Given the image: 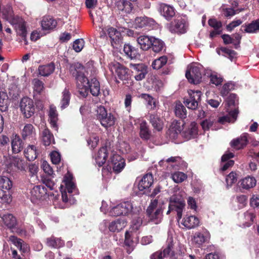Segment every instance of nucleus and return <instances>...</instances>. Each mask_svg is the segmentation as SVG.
<instances>
[{
	"label": "nucleus",
	"instance_id": "obj_47",
	"mask_svg": "<svg viewBox=\"0 0 259 259\" xmlns=\"http://www.w3.org/2000/svg\"><path fill=\"white\" fill-rule=\"evenodd\" d=\"M140 96L146 101L148 108L150 109H154L156 108L157 103L154 98L146 94H142Z\"/></svg>",
	"mask_w": 259,
	"mask_h": 259
},
{
	"label": "nucleus",
	"instance_id": "obj_51",
	"mask_svg": "<svg viewBox=\"0 0 259 259\" xmlns=\"http://www.w3.org/2000/svg\"><path fill=\"white\" fill-rule=\"evenodd\" d=\"M12 187V183L10 180L6 177L0 178V188L1 191H8Z\"/></svg>",
	"mask_w": 259,
	"mask_h": 259
},
{
	"label": "nucleus",
	"instance_id": "obj_28",
	"mask_svg": "<svg viewBox=\"0 0 259 259\" xmlns=\"http://www.w3.org/2000/svg\"><path fill=\"white\" fill-rule=\"evenodd\" d=\"M133 232L131 231H126L125 233L124 245L126 247L127 252L130 253L134 250L136 241L132 239Z\"/></svg>",
	"mask_w": 259,
	"mask_h": 259
},
{
	"label": "nucleus",
	"instance_id": "obj_9",
	"mask_svg": "<svg viewBox=\"0 0 259 259\" xmlns=\"http://www.w3.org/2000/svg\"><path fill=\"white\" fill-rule=\"evenodd\" d=\"M108 162L110 170L112 169L115 173L120 172L125 165V160L116 153L112 154Z\"/></svg>",
	"mask_w": 259,
	"mask_h": 259
},
{
	"label": "nucleus",
	"instance_id": "obj_45",
	"mask_svg": "<svg viewBox=\"0 0 259 259\" xmlns=\"http://www.w3.org/2000/svg\"><path fill=\"white\" fill-rule=\"evenodd\" d=\"M70 99V92L68 89L65 88L62 92V98L60 101L61 108L62 109H65L69 105Z\"/></svg>",
	"mask_w": 259,
	"mask_h": 259
},
{
	"label": "nucleus",
	"instance_id": "obj_42",
	"mask_svg": "<svg viewBox=\"0 0 259 259\" xmlns=\"http://www.w3.org/2000/svg\"><path fill=\"white\" fill-rule=\"evenodd\" d=\"M11 145L13 152L18 153L21 150L22 148V142L19 136L17 135L13 136Z\"/></svg>",
	"mask_w": 259,
	"mask_h": 259
},
{
	"label": "nucleus",
	"instance_id": "obj_62",
	"mask_svg": "<svg viewBox=\"0 0 259 259\" xmlns=\"http://www.w3.org/2000/svg\"><path fill=\"white\" fill-rule=\"evenodd\" d=\"M84 40L82 39L75 40L73 44V49L76 52H80L84 47Z\"/></svg>",
	"mask_w": 259,
	"mask_h": 259
},
{
	"label": "nucleus",
	"instance_id": "obj_64",
	"mask_svg": "<svg viewBox=\"0 0 259 259\" xmlns=\"http://www.w3.org/2000/svg\"><path fill=\"white\" fill-rule=\"evenodd\" d=\"M41 168L48 175L51 176L53 174V170L47 161L44 160L41 162Z\"/></svg>",
	"mask_w": 259,
	"mask_h": 259
},
{
	"label": "nucleus",
	"instance_id": "obj_61",
	"mask_svg": "<svg viewBox=\"0 0 259 259\" xmlns=\"http://www.w3.org/2000/svg\"><path fill=\"white\" fill-rule=\"evenodd\" d=\"M142 224V220L141 218L138 217L134 219L132 223L131 232H136L138 230Z\"/></svg>",
	"mask_w": 259,
	"mask_h": 259
},
{
	"label": "nucleus",
	"instance_id": "obj_54",
	"mask_svg": "<svg viewBox=\"0 0 259 259\" xmlns=\"http://www.w3.org/2000/svg\"><path fill=\"white\" fill-rule=\"evenodd\" d=\"M167 58L166 56H162L155 59L152 64V66L154 69H159L166 64Z\"/></svg>",
	"mask_w": 259,
	"mask_h": 259
},
{
	"label": "nucleus",
	"instance_id": "obj_35",
	"mask_svg": "<svg viewBox=\"0 0 259 259\" xmlns=\"http://www.w3.org/2000/svg\"><path fill=\"white\" fill-rule=\"evenodd\" d=\"M63 183L65 186L66 189L69 194H71L75 190V186L73 182L72 176L67 173L64 177Z\"/></svg>",
	"mask_w": 259,
	"mask_h": 259
},
{
	"label": "nucleus",
	"instance_id": "obj_26",
	"mask_svg": "<svg viewBox=\"0 0 259 259\" xmlns=\"http://www.w3.org/2000/svg\"><path fill=\"white\" fill-rule=\"evenodd\" d=\"M107 149L105 147L101 148L95 156L96 163L99 166H102L106 162L107 157Z\"/></svg>",
	"mask_w": 259,
	"mask_h": 259
},
{
	"label": "nucleus",
	"instance_id": "obj_39",
	"mask_svg": "<svg viewBox=\"0 0 259 259\" xmlns=\"http://www.w3.org/2000/svg\"><path fill=\"white\" fill-rule=\"evenodd\" d=\"M241 187L245 189H249L254 187L256 184L255 179L253 177H247L240 181Z\"/></svg>",
	"mask_w": 259,
	"mask_h": 259
},
{
	"label": "nucleus",
	"instance_id": "obj_17",
	"mask_svg": "<svg viewBox=\"0 0 259 259\" xmlns=\"http://www.w3.org/2000/svg\"><path fill=\"white\" fill-rule=\"evenodd\" d=\"M155 21L145 16L137 17L135 20V26L136 28L150 27L155 24Z\"/></svg>",
	"mask_w": 259,
	"mask_h": 259
},
{
	"label": "nucleus",
	"instance_id": "obj_25",
	"mask_svg": "<svg viewBox=\"0 0 259 259\" xmlns=\"http://www.w3.org/2000/svg\"><path fill=\"white\" fill-rule=\"evenodd\" d=\"M234 156V154L231 152H226L222 156L221 168L222 171L226 170L234 165V161L233 160H229L230 158H233Z\"/></svg>",
	"mask_w": 259,
	"mask_h": 259
},
{
	"label": "nucleus",
	"instance_id": "obj_16",
	"mask_svg": "<svg viewBox=\"0 0 259 259\" xmlns=\"http://www.w3.org/2000/svg\"><path fill=\"white\" fill-rule=\"evenodd\" d=\"M209 238V233L206 230H203L200 232H196L194 235L192 240L198 247H200L203 243L207 242Z\"/></svg>",
	"mask_w": 259,
	"mask_h": 259
},
{
	"label": "nucleus",
	"instance_id": "obj_46",
	"mask_svg": "<svg viewBox=\"0 0 259 259\" xmlns=\"http://www.w3.org/2000/svg\"><path fill=\"white\" fill-rule=\"evenodd\" d=\"M123 51L126 56L131 59L136 58L138 55L137 50L129 44H125Z\"/></svg>",
	"mask_w": 259,
	"mask_h": 259
},
{
	"label": "nucleus",
	"instance_id": "obj_6",
	"mask_svg": "<svg viewBox=\"0 0 259 259\" xmlns=\"http://www.w3.org/2000/svg\"><path fill=\"white\" fill-rule=\"evenodd\" d=\"M202 66L199 64L192 63L188 66L186 77L189 82L198 84L201 81Z\"/></svg>",
	"mask_w": 259,
	"mask_h": 259
},
{
	"label": "nucleus",
	"instance_id": "obj_10",
	"mask_svg": "<svg viewBox=\"0 0 259 259\" xmlns=\"http://www.w3.org/2000/svg\"><path fill=\"white\" fill-rule=\"evenodd\" d=\"M189 98L185 100L184 103L189 109L195 110L198 105L202 95L200 91L190 90L188 91Z\"/></svg>",
	"mask_w": 259,
	"mask_h": 259
},
{
	"label": "nucleus",
	"instance_id": "obj_12",
	"mask_svg": "<svg viewBox=\"0 0 259 259\" xmlns=\"http://www.w3.org/2000/svg\"><path fill=\"white\" fill-rule=\"evenodd\" d=\"M168 29L172 33H184L186 32L187 25L184 19L177 18L170 24Z\"/></svg>",
	"mask_w": 259,
	"mask_h": 259
},
{
	"label": "nucleus",
	"instance_id": "obj_20",
	"mask_svg": "<svg viewBox=\"0 0 259 259\" xmlns=\"http://www.w3.org/2000/svg\"><path fill=\"white\" fill-rule=\"evenodd\" d=\"M139 136L143 140L148 141L151 137V132L145 120H143L140 124Z\"/></svg>",
	"mask_w": 259,
	"mask_h": 259
},
{
	"label": "nucleus",
	"instance_id": "obj_14",
	"mask_svg": "<svg viewBox=\"0 0 259 259\" xmlns=\"http://www.w3.org/2000/svg\"><path fill=\"white\" fill-rule=\"evenodd\" d=\"M62 192V202H59V196H56L53 201V204L55 207L59 208H64L68 206V203L70 204H73L74 203V199H71L70 195H69V199L68 198V195L65 191Z\"/></svg>",
	"mask_w": 259,
	"mask_h": 259
},
{
	"label": "nucleus",
	"instance_id": "obj_19",
	"mask_svg": "<svg viewBox=\"0 0 259 259\" xmlns=\"http://www.w3.org/2000/svg\"><path fill=\"white\" fill-rule=\"evenodd\" d=\"M181 224L188 229H193L199 226V220L195 215H186Z\"/></svg>",
	"mask_w": 259,
	"mask_h": 259
},
{
	"label": "nucleus",
	"instance_id": "obj_63",
	"mask_svg": "<svg viewBox=\"0 0 259 259\" xmlns=\"http://www.w3.org/2000/svg\"><path fill=\"white\" fill-rule=\"evenodd\" d=\"M188 132L190 135V138H194L197 135L198 127L196 123L193 122L191 123Z\"/></svg>",
	"mask_w": 259,
	"mask_h": 259
},
{
	"label": "nucleus",
	"instance_id": "obj_36",
	"mask_svg": "<svg viewBox=\"0 0 259 259\" xmlns=\"http://www.w3.org/2000/svg\"><path fill=\"white\" fill-rule=\"evenodd\" d=\"M126 225V223L124 220L117 219L110 224L109 229L112 232H119L122 230Z\"/></svg>",
	"mask_w": 259,
	"mask_h": 259
},
{
	"label": "nucleus",
	"instance_id": "obj_24",
	"mask_svg": "<svg viewBox=\"0 0 259 259\" xmlns=\"http://www.w3.org/2000/svg\"><path fill=\"white\" fill-rule=\"evenodd\" d=\"M153 182L152 174H147L143 176L139 182L138 187L140 191H143L149 188Z\"/></svg>",
	"mask_w": 259,
	"mask_h": 259
},
{
	"label": "nucleus",
	"instance_id": "obj_31",
	"mask_svg": "<svg viewBox=\"0 0 259 259\" xmlns=\"http://www.w3.org/2000/svg\"><path fill=\"white\" fill-rule=\"evenodd\" d=\"M10 241L23 253H25L28 251L29 248L28 245L21 239L18 238L14 236L10 237Z\"/></svg>",
	"mask_w": 259,
	"mask_h": 259
},
{
	"label": "nucleus",
	"instance_id": "obj_33",
	"mask_svg": "<svg viewBox=\"0 0 259 259\" xmlns=\"http://www.w3.org/2000/svg\"><path fill=\"white\" fill-rule=\"evenodd\" d=\"M55 66L54 63L40 65L37 69L39 75L43 76H47L52 74L55 70Z\"/></svg>",
	"mask_w": 259,
	"mask_h": 259
},
{
	"label": "nucleus",
	"instance_id": "obj_1",
	"mask_svg": "<svg viewBox=\"0 0 259 259\" xmlns=\"http://www.w3.org/2000/svg\"><path fill=\"white\" fill-rule=\"evenodd\" d=\"M70 71L75 76L77 80V86L79 94L83 97L87 96L89 89L94 96H97L100 92L99 82L95 78L90 81L84 74L85 69L79 63H74L70 66Z\"/></svg>",
	"mask_w": 259,
	"mask_h": 259
},
{
	"label": "nucleus",
	"instance_id": "obj_38",
	"mask_svg": "<svg viewBox=\"0 0 259 259\" xmlns=\"http://www.w3.org/2000/svg\"><path fill=\"white\" fill-rule=\"evenodd\" d=\"M245 32L249 33H256L259 31V19L253 21L251 23L243 25L241 27Z\"/></svg>",
	"mask_w": 259,
	"mask_h": 259
},
{
	"label": "nucleus",
	"instance_id": "obj_58",
	"mask_svg": "<svg viewBox=\"0 0 259 259\" xmlns=\"http://www.w3.org/2000/svg\"><path fill=\"white\" fill-rule=\"evenodd\" d=\"M171 178L175 183H179L185 181L187 176L184 172L177 171L171 175Z\"/></svg>",
	"mask_w": 259,
	"mask_h": 259
},
{
	"label": "nucleus",
	"instance_id": "obj_7",
	"mask_svg": "<svg viewBox=\"0 0 259 259\" xmlns=\"http://www.w3.org/2000/svg\"><path fill=\"white\" fill-rule=\"evenodd\" d=\"M19 107L25 118H29L34 114L35 108L34 102L30 98H23L20 100Z\"/></svg>",
	"mask_w": 259,
	"mask_h": 259
},
{
	"label": "nucleus",
	"instance_id": "obj_41",
	"mask_svg": "<svg viewBox=\"0 0 259 259\" xmlns=\"http://www.w3.org/2000/svg\"><path fill=\"white\" fill-rule=\"evenodd\" d=\"M41 140L45 146H49L54 143V136L48 128H45L42 131Z\"/></svg>",
	"mask_w": 259,
	"mask_h": 259
},
{
	"label": "nucleus",
	"instance_id": "obj_22",
	"mask_svg": "<svg viewBox=\"0 0 259 259\" xmlns=\"http://www.w3.org/2000/svg\"><path fill=\"white\" fill-rule=\"evenodd\" d=\"M24 155L29 161H33L38 154V148L34 145H29L24 150Z\"/></svg>",
	"mask_w": 259,
	"mask_h": 259
},
{
	"label": "nucleus",
	"instance_id": "obj_52",
	"mask_svg": "<svg viewBox=\"0 0 259 259\" xmlns=\"http://www.w3.org/2000/svg\"><path fill=\"white\" fill-rule=\"evenodd\" d=\"M34 96L39 94L44 88V83L37 78H35L32 81Z\"/></svg>",
	"mask_w": 259,
	"mask_h": 259
},
{
	"label": "nucleus",
	"instance_id": "obj_44",
	"mask_svg": "<svg viewBox=\"0 0 259 259\" xmlns=\"http://www.w3.org/2000/svg\"><path fill=\"white\" fill-rule=\"evenodd\" d=\"M2 219L5 224L9 228H13L16 225V219L12 214L7 213L4 214L2 217Z\"/></svg>",
	"mask_w": 259,
	"mask_h": 259
},
{
	"label": "nucleus",
	"instance_id": "obj_8",
	"mask_svg": "<svg viewBox=\"0 0 259 259\" xmlns=\"http://www.w3.org/2000/svg\"><path fill=\"white\" fill-rule=\"evenodd\" d=\"M109 69L113 74L117 75L122 80L128 78V69L116 61L111 62L109 64Z\"/></svg>",
	"mask_w": 259,
	"mask_h": 259
},
{
	"label": "nucleus",
	"instance_id": "obj_32",
	"mask_svg": "<svg viewBox=\"0 0 259 259\" xmlns=\"http://www.w3.org/2000/svg\"><path fill=\"white\" fill-rule=\"evenodd\" d=\"M152 37H149L147 35H141L138 37L137 41L141 49L143 50H147L151 46Z\"/></svg>",
	"mask_w": 259,
	"mask_h": 259
},
{
	"label": "nucleus",
	"instance_id": "obj_50",
	"mask_svg": "<svg viewBox=\"0 0 259 259\" xmlns=\"http://www.w3.org/2000/svg\"><path fill=\"white\" fill-rule=\"evenodd\" d=\"M88 146L91 149H95L99 142V138L96 134H92L87 139Z\"/></svg>",
	"mask_w": 259,
	"mask_h": 259
},
{
	"label": "nucleus",
	"instance_id": "obj_21",
	"mask_svg": "<svg viewBox=\"0 0 259 259\" xmlns=\"http://www.w3.org/2000/svg\"><path fill=\"white\" fill-rule=\"evenodd\" d=\"M249 135L248 134H243L240 138L232 141L231 145L232 147L236 149H240L244 147L248 142Z\"/></svg>",
	"mask_w": 259,
	"mask_h": 259
},
{
	"label": "nucleus",
	"instance_id": "obj_4",
	"mask_svg": "<svg viewBox=\"0 0 259 259\" xmlns=\"http://www.w3.org/2000/svg\"><path fill=\"white\" fill-rule=\"evenodd\" d=\"M166 203L161 200L154 199L148 207L146 212L150 221L155 224L160 223L162 219V212Z\"/></svg>",
	"mask_w": 259,
	"mask_h": 259
},
{
	"label": "nucleus",
	"instance_id": "obj_15",
	"mask_svg": "<svg viewBox=\"0 0 259 259\" xmlns=\"http://www.w3.org/2000/svg\"><path fill=\"white\" fill-rule=\"evenodd\" d=\"M167 247L162 251H158L150 256L151 259H163L167 256L170 252L173 247V239L172 237H168L167 240Z\"/></svg>",
	"mask_w": 259,
	"mask_h": 259
},
{
	"label": "nucleus",
	"instance_id": "obj_37",
	"mask_svg": "<svg viewBox=\"0 0 259 259\" xmlns=\"http://www.w3.org/2000/svg\"><path fill=\"white\" fill-rule=\"evenodd\" d=\"M109 36L112 40L111 43L114 42L115 44H119L121 42V35L119 31L113 27H109L107 29Z\"/></svg>",
	"mask_w": 259,
	"mask_h": 259
},
{
	"label": "nucleus",
	"instance_id": "obj_13",
	"mask_svg": "<svg viewBox=\"0 0 259 259\" xmlns=\"http://www.w3.org/2000/svg\"><path fill=\"white\" fill-rule=\"evenodd\" d=\"M130 67L133 69V73L135 74V78L137 81L142 80L147 73V67L143 64H130Z\"/></svg>",
	"mask_w": 259,
	"mask_h": 259
},
{
	"label": "nucleus",
	"instance_id": "obj_49",
	"mask_svg": "<svg viewBox=\"0 0 259 259\" xmlns=\"http://www.w3.org/2000/svg\"><path fill=\"white\" fill-rule=\"evenodd\" d=\"M8 108V97L7 94L3 91L0 92V110L5 111Z\"/></svg>",
	"mask_w": 259,
	"mask_h": 259
},
{
	"label": "nucleus",
	"instance_id": "obj_48",
	"mask_svg": "<svg viewBox=\"0 0 259 259\" xmlns=\"http://www.w3.org/2000/svg\"><path fill=\"white\" fill-rule=\"evenodd\" d=\"M175 113L176 115L179 118H185L186 117V109L180 102L176 103L175 108Z\"/></svg>",
	"mask_w": 259,
	"mask_h": 259
},
{
	"label": "nucleus",
	"instance_id": "obj_53",
	"mask_svg": "<svg viewBox=\"0 0 259 259\" xmlns=\"http://www.w3.org/2000/svg\"><path fill=\"white\" fill-rule=\"evenodd\" d=\"M151 41V46L154 52L157 53L162 50L164 47V43L160 39L152 37Z\"/></svg>",
	"mask_w": 259,
	"mask_h": 259
},
{
	"label": "nucleus",
	"instance_id": "obj_59",
	"mask_svg": "<svg viewBox=\"0 0 259 259\" xmlns=\"http://www.w3.org/2000/svg\"><path fill=\"white\" fill-rule=\"evenodd\" d=\"M255 217V211L253 209H250L244 213V218L246 220L247 226H249L254 221Z\"/></svg>",
	"mask_w": 259,
	"mask_h": 259
},
{
	"label": "nucleus",
	"instance_id": "obj_27",
	"mask_svg": "<svg viewBox=\"0 0 259 259\" xmlns=\"http://www.w3.org/2000/svg\"><path fill=\"white\" fill-rule=\"evenodd\" d=\"M201 125L204 131H208L209 129L217 130L220 128L218 125L217 119L214 117H210L203 120L201 123Z\"/></svg>",
	"mask_w": 259,
	"mask_h": 259
},
{
	"label": "nucleus",
	"instance_id": "obj_18",
	"mask_svg": "<svg viewBox=\"0 0 259 259\" xmlns=\"http://www.w3.org/2000/svg\"><path fill=\"white\" fill-rule=\"evenodd\" d=\"M227 112L229 114L227 116H224L217 120L218 124H225L226 122H234L237 119L238 111L237 109H234L233 110H230L229 108H227Z\"/></svg>",
	"mask_w": 259,
	"mask_h": 259
},
{
	"label": "nucleus",
	"instance_id": "obj_57",
	"mask_svg": "<svg viewBox=\"0 0 259 259\" xmlns=\"http://www.w3.org/2000/svg\"><path fill=\"white\" fill-rule=\"evenodd\" d=\"M118 205L121 209L123 215L128 214L133 209V205L129 201L123 202Z\"/></svg>",
	"mask_w": 259,
	"mask_h": 259
},
{
	"label": "nucleus",
	"instance_id": "obj_40",
	"mask_svg": "<svg viewBox=\"0 0 259 259\" xmlns=\"http://www.w3.org/2000/svg\"><path fill=\"white\" fill-rule=\"evenodd\" d=\"M182 130V123L180 122L174 121L171 123L169 130L170 137L175 138L177 135L181 132Z\"/></svg>",
	"mask_w": 259,
	"mask_h": 259
},
{
	"label": "nucleus",
	"instance_id": "obj_60",
	"mask_svg": "<svg viewBox=\"0 0 259 259\" xmlns=\"http://www.w3.org/2000/svg\"><path fill=\"white\" fill-rule=\"evenodd\" d=\"M237 180V174L233 171L230 172L226 178L227 187L231 186L233 184L236 182Z\"/></svg>",
	"mask_w": 259,
	"mask_h": 259
},
{
	"label": "nucleus",
	"instance_id": "obj_55",
	"mask_svg": "<svg viewBox=\"0 0 259 259\" xmlns=\"http://www.w3.org/2000/svg\"><path fill=\"white\" fill-rule=\"evenodd\" d=\"M38 170V166L34 164H30L29 166V176H30L31 181L35 183H37L38 181L37 176Z\"/></svg>",
	"mask_w": 259,
	"mask_h": 259
},
{
	"label": "nucleus",
	"instance_id": "obj_23",
	"mask_svg": "<svg viewBox=\"0 0 259 259\" xmlns=\"http://www.w3.org/2000/svg\"><path fill=\"white\" fill-rule=\"evenodd\" d=\"M159 12L167 20L171 19L175 15V10L174 7L164 4L160 6Z\"/></svg>",
	"mask_w": 259,
	"mask_h": 259
},
{
	"label": "nucleus",
	"instance_id": "obj_30",
	"mask_svg": "<svg viewBox=\"0 0 259 259\" xmlns=\"http://www.w3.org/2000/svg\"><path fill=\"white\" fill-rule=\"evenodd\" d=\"M49 116L50 123L52 127L57 131L58 127L57 122L58 121V113L56 107L53 105L50 106Z\"/></svg>",
	"mask_w": 259,
	"mask_h": 259
},
{
	"label": "nucleus",
	"instance_id": "obj_5",
	"mask_svg": "<svg viewBox=\"0 0 259 259\" xmlns=\"http://www.w3.org/2000/svg\"><path fill=\"white\" fill-rule=\"evenodd\" d=\"M96 117L101 125L105 128L113 126L116 120L115 116L111 113H108L106 109L103 106L97 107Z\"/></svg>",
	"mask_w": 259,
	"mask_h": 259
},
{
	"label": "nucleus",
	"instance_id": "obj_34",
	"mask_svg": "<svg viewBox=\"0 0 259 259\" xmlns=\"http://www.w3.org/2000/svg\"><path fill=\"white\" fill-rule=\"evenodd\" d=\"M150 122L155 130L160 132L162 130L163 122L157 114L150 115Z\"/></svg>",
	"mask_w": 259,
	"mask_h": 259
},
{
	"label": "nucleus",
	"instance_id": "obj_11",
	"mask_svg": "<svg viewBox=\"0 0 259 259\" xmlns=\"http://www.w3.org/2000/svg\"><path fill=\"white\" fill-rule=\"evenodd\" d=\"M30 197L33 203H38L46 199L47 189L44 186H35L30 190Z\"/></svg>",
	"mask_w": 259,
	"mask_h": 259
},
{
	"label": "nucleus",
	"instance_id": "obj_29",
	"mask_svg": "<svg viewBox=\"0 0 259 259\" xmlns=\"http://www.w3.org/2000/svg\"><path fill=\"white\" fill-rule=\"evenodd\" d=\"M41 25L44 30H52L57 25V22L50 16H44L41 21Z\"/></svg>",
	"mask_w": 259,
	"mask_h": 259
},
{
	"label": "nucleus",
	"instance_id": "obj_43",
	"mask_svg": "<svg viewBox=\"0 0 259 259\" xmlns=\"http://www.w3.org/2000/svg\"><path fill=\"white\" fill-rule=\"evenodd\" d=\"M46 243L49 246L54 248H59L64 245V242L60 238L51 236L47 238Z\"/></svg>",
	"mask_w": 259,
	"mask_h": 259
},
{
	"label": "nucleus",
	"instance_id": "obj_3",
	"mask_svg": "<svg viewBox=\"0 0 259 259\" xmlns=\"http://www.w3.org/2000/svg\"><path fill=\"white\" fill-rule=\"evenodd\" d=\"M174 192L169 200L168 210L166 214H168L171 211L175 210L177 213V220L179 221L182 217V212L185 208V203L182 196V192L180 191L178 186L174 188Z\"/></svg>",
	"mask_w": 259,
	"mask_h": 259
},
{
	"label": "nucleus",
	"instance_id": "obj_2",
	"mask_svg": "<svg viewBox=\"0 0 259 259\" xmlns=\"http://www.w3.org/2000/svg\"><path fill=\"white\" fill-rule=\"evenodd\" d=\"M2 13L3 18L14 27L17 33L22 37L24 44L27 45V41L26 39L27 32L23 19L17 16H15L10 7L4 9Z\"/></svg>",
	"mask_w": 259,
	"mask_h": 259
},
{
	"label": "nucleus",
	"instance_id": "obj_56",
	"mask_svg": "<svg viewBox=\"0 0 259 259\" xmlns=\"http://www.w3.org/2000/svg\"><path fill=\"white\" fill-rule=\"evenodd\" d=\"M34 134V127L31 124H26L22 130V135L23 139H26L29 137L32 136Z\"/></svg>",
	"mask_w": 259,
	"mask_h": 259
}]
</instances>
